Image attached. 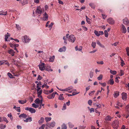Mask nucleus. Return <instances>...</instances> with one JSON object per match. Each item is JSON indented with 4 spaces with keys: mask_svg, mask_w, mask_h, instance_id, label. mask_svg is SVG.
<instances>
[{
    "mask_svg": "<svg viewBox=\"0 0 129 129\" xmlns=\"http://www.w3.org/2000/svg\"><path fill=\"white\" fill-rule=\"evenodd\" d=\"M69 34H67L66 35V37L68 39V40L70 42L73 43L75 42L76 38L74 35H71L68 36Z\"/></svg>",
    "mask_w": 129,
    "mask_h": 129,
    "instance_id": "obj_1",
    "label": "nucleus"
},
{
    "mask_svg": "<svg viewBox=\"0 0 129 129\" xmlns=\"http://www.w3.org/2000/svg\"><path fill=\"white\" fill-rule=\"evenodd\" d=\"M119 124V121L115 120L113 122L112 126L114 129H117L118 127Z\"/></svg>",
    "mask_w": 129,
    "mask_h": 129,
    "instance_id": "obj_2",
    "label": "nucleus"
},
{
    "mask_svg": "<svg viewBox=\"0 0 129 129\" xmlns=\"http://www.w3.org/2000/svg\"><path fill=\"white\" fill-rule=\"evenodd\" d=\"M21 39L23 42L25 43L28 42L30 40V39L26 36H24L22 37Z\"/></svg>",
    "mask_w": 129,
    "mask_h": 129,
    "instance_id": "obj_3",
    "label": "nucleus"
},
{
    "mask_svg": "<svg viewBox=\"0 0 129 129\" xmlns=\"http://www.w3.org/2000/svg\"><path fill=\"white\" fill-rule=\"evenodd\" d=\"M45 63H41L40 65L38 66H39V69L41 71H43L45 70Z\"/></svg>",
    "mask_w": 129,
    "mask_h": 129,
    "instance_id": "obj_4",
    "label": "nucleus"
},
{
    "mask_svg": "<svg viewBox=\"0 0 129 129\" xmlns=\"http://www.w3.org/2000/svg\"><path fill=\"white\" fill-rule=\"evenodd\" d=\"M42 9L40 6H38L37 7L36 12L37 14H41L42 12Z\"/></svg>",
    "mask_w": 129,
    "mask_h": 129,
    "instance_id": "obj_5",
    "label": "nucleus"
},
{
    "mask_svg": "<svg viewBox=\"0 0 129 129\" xmlns=\"http://www.w3.org/2000/svg\"><path fill=\"white\" fill-rule=\"evenodd\" d=\"M121 29L122 33L125 34L127 31L124 25L122 24L121 26Z\"/></svg>",
    "mask_w": 129,
    "mask_h": 129,
    "instance_id": "obj_6",
    "label": "nucleus"
},
{
    "mask_svg": "<svg viewBox=\"0 0 129 129\" xmlns=\"http://www.w3.org/2000/svg\"><path fill=\"white\" fill-rule=\"evenodd\" d=\"M43 20L44 21H46L48 20V15L46 12H45L43 15Z\"/></svg>",
    "mask_w": 129,
    "mask_h": 129,
    "instance_id": "obj_7",
    "label": "nucleus"
},
{
    "mask_svg": "<svg viewBox=\"0 0 129 129\" xmlns=\"http://www.w3.org/2000/svg\"><path fill=\"white\" fill-rule=\"evenodd\" d=\"M123 23L127 25H129V21L128 20L127 18H125L123 20Z\"/></svg>",
    "mask_w": 129,
    "mask_h": 129,
    "instance_id": "obj_8",
    "label": "nucleus"
},
{
    "mask_svg": "<svg viewBox=\"0 0 129 129\" xmlns=\"http://www.w3.org/2000/svg\"><path fill=\"white\" fill-rule=\"evenodd\" d=\"M108 22L110 24H113L114 23V21L113 20V18H110L107 19Z\"/></svg>",
    "mask_w": 129,
    "mask_h": 129,
    "instance_id": "obj_9",
    "label": "nucleus"
},
{
    "mask_svg": "<svg viewBox=\"0 0 129 129\" xmlns=\"http://www.w3.org/2000/svg\"><path fill=\"white\" fill-rule=\"evenodd\" d=\"M122 98L123 100H126L127 98V96L126 94V93H122Z\"/></svg>",
    "mask_w": 129,
    "mask_h": 129,
    "instance_id": "obj_10",
    "label": "nucleus"
},
{
    "mask_svg": "<svg viewBox=\"0 0 129 129\" xmlns=\"http://www.w3.org/2000/svg\"><path fill=\"white\" fill-rule=\"evenodd\" d=\"M8 52L9 54H11L12 56H13L14 55L15 52L12 49H11L8 50Z\"/></svg>",
    "mask_w": 129,
    "mask_h": 129,
    "instance_id": "obj_11",
    "label": "nucleus"
},
{
    "mask_svg": "<svg viewBox=\"0 0 129 129\" xmlns=\"http://www.w3.org/2000/svg\"><path fill=\"white\" fill-rule=\"evenodd\" d=\"M45 70L46 71H53L52 69H51V67L49 65H47L46 67H45Z\"/></svg>",
    "mask_w": 129,
    "mask_h": 129,
    "instance_id": "obj_12",
    "label": "nucleus"
},
{
    "mask_svg": "<svg viewBox=\"0 0 129 129\" xmlns=\"http://www.w3.org/2000/svg\"><path fill=\"white\" fill-rule=\"evenodd\" d=\"M10 36V34H9V33H7V34L5 35V41H9L10 40L9 39H8L7 40V39L8 38V37H9Z\"/></svg>",
    "mask_w": 129,
    "mask_h": 129,
    "instance_id": "obj_13",
    "label": "nucleus"
},
{
    "mask_svg": "<svg viewBox=\"0 0 129 129\" xmlns=\"http://www.w3.org/2000/svg\"><path fill=\"white\" fill-rule=\"evenodd\" d=\"M7 61H5L4 60H1L0 61V65H2L3 64H8V65L9 66V64L8 62H7L5 63V62Z\"/></svg>",
    "mask_w": 129,
    "mask_h": 129,
    "instance_id": "obj_14",
    "label": "nucleus"
},
{
    "mask_svg": "<svg viewBox=\"0 0 129 129\" xmlns=\"http://www.w3.org/2000/svg\"><path fill=\"white\" fill-rule=\"evenodd\" d=\"M66 48L65 46H63L62 48H60L59 50L58 51L59 52H64L66 50Z\"/></svg>",
    "mask_w": 129,
    "mask_h": 129,
    "instance_id": "obj_15",
    "label": "nucleus"
},
{
    "mask_svg": "<svg viewBox=\"0 0 129 129\" xmlns=\"http://www.w3.org/2000/svg\"><path fill=\"white\" fill-rule=\"evenodd\" d=\"M113 118V117H111L110 116L108 115L105 118V119L107 121H110Z\"/></svg>",
    "mask_w": 129,
    "mask_h": 129,
    "instance_id": "obj_16",
    "label": "nucleus"
},
{
    "mask_svg": "<svg viewBox=\"0 0 129 129\" xmlns=\"http://www.w3.org/2000/svg\"><path fill=\"white\" fill-rule=\"evenodd\" d=\"M119 95V92L118 91H116L114 92L113 94L114 97L116 98L118 97Z\"/></svg>",
    "mask_w": 129,
    "mask_h": 129,
    "instance_id": "obj_17",
    "label": "nucleus"
},
{
    "mask_svg": "<svg viewBox=\"0 0 129 129\" xmlns=\"http://www.w3.org/2000/svg\"><path fill=\"white\" fill-rule=\"evenodd\" d=\"M42 90H41L39 92H37V94L38 95V97L40 98V99L42 98V96L41 95V94L42 93Z\"/></svg>",
    "mask_w": 129,
    "mask_h": 129,
    "instance_id": "obj_18",
    "label": "nucleus"
},
{
    "mask_svg": "<svg viewBox=\"0 0 129 129\" xmlns=\"http://www.w3.org/2000/svg\"><path fill=\"white\" fill-rule=\"evenodd\" d=\"M114 81L113 79H110L108 82V84H110L111 85H113L114 83Z\"/></svg>",
    "mask_w": 129,
    "mask_h": 129,
    "instance_id": "obj_19",
    "label": "nucleus"
},
{
    "mask_svg": "<svg viewBox=\"0 0 129 129\" xmlns=\"http://www.w3.org/2000/svg\"><path fill=\"white\" fill-rule=\"evenodd\" d=\"M96 43L97 44L99 45L100 47L103 48H104L105 47V46L101 44L99 40H97L96 41Z\"/></svg>",
    "mask_w": 129,
    "mask_h": 129,
    "instance_id": "obj_20",
    "label": "nucleus"
},
{
    "mask_svg": "<svg viewBox=\"0 0 129 129\" xmlns=\"http://www.w3.org/2000/svg\"><path fill=\"white\" fill-rule=\"evenodd\" d=\"M44 121V118L42 117L41 118L40 120L38 122L40 124H41Z\"/></svg>",
    "mask_w": 129,
    "mask_h": 129,
    "instance_id": "obj_21",
    "label": "nucleus"
},
{
    "mask_svg": "<svg viewBox=\"0 0 129 129\" xmlns=\"http://www.w3.org/2000/svg\"><path fill=\"white\" fill-rule=\"evenodd\" d=\"M32 121V119L31 117H28L25 120H24V121L26 122H27L28 121L30 122Z\"/></svg>",
    "mask_w": 129,
    "mask_h": 129,
    "instance_id": "obj_22",
    "label": "nucleus"
},
{
    "mask_svg": "<svg viewBox=\"0 0 129 129\" xmlns=\"http://www.w3.org/2000/svg\"><path fill=\"white\" fill-rule=\"evenodd\" d=\"M63 94H61L59 96L58 99L59 100H63L64 99V98L62 96Z\"/></svg>",
    "mask_w": 129,
    "mask_h": 129,
    "instance_id": "obj_23",
    "label": "nucleus"
},
{
    "mask_svg": "<svg viewBox=\"0 0 129 129\" xmlns=\"http://www.w3.org/2000/svg\"><path fill=\"white\" fill-rule=\"evenodd\" d=\"M27 117V115L24 113H22L19 116V117L20 118H25Z\"/></svg>",
    "mask_w": 129,
    "mask_h": 129,
    "instance_id": "obj_24",
    "label": "nucleus"
},
{
    "mask_svg": "<svg viewBox=\"0 0 129 129\" xmlns=\"http://www.w3.org/2000/svg\"><path fill=\"white\" fill-rule=\"evenodd\" d=\"M7 14V11L6 12H5L3 11H0V15H6Z\"/></svg>",
    "mask_w": 129,
    "mask_h": 129,
    "instance_id": "obj_25",
    "label": "nucleus"
},
{
    "mask_svg": "<svg viewBox=\"0 0 129 129\" xmlns=\"http://www.w3.org/2000/svg\"><path fill=\"white\" fill-rule=\"evenodd\" d=\"M82 47L81 46H80L79 48H78L77 46H76L75 47V49L76 51L78 50L79 51H81L82 50Z\"/></svg>",
    "mask_w": 129,
    "mask_h": 129,
    "instance_id": "obj_26",
    "label": "nucleus"
},
{
    "mask_svg": "<svg viewBox=\"0 0 129 129\" xmlns=\"http://www.w3.org/2000/svg\"><path fill=\"white\" fill-rule=\"evenodd\" d=\"M55 122H51L50 125V127H54L55 125Z\"/></svg>",
    "mask_w": 129,
    "mask_h": 129,
    "instance_id": "obj_27",
    "label": "nucleus"
},
{
    "mask_svg": "<svg viewBox=\"0 0 129 129\" xmlns=\"http://www.w3.org/2000/svg\"><path fill=\"white\" fill-rule=\"evenodd\" d=\"M61 129H67V126L64 123H63L61 125Z\"/></svg>",
    "mask_w": 129,
    "mask_h": 129,
    "instance_id": "obj_28",
    "label": "nucleus"
},
{
    "mask_svg": "<svg viewBox=\"0 0 129 129\" xmlns=\"http://www.w3.org/2000/svg\"><path fill=\"white\" fill-rule=\"evenodd\" d=\"M18 102L20 104H24V103H25L26 102V100H19Z\"/></svg>",
    "mask_w": 129,
    "mask_h": 129,
    "instance_id": "obj_29",
    "label": "nucleus"
},
{
    "mask_svg": "<svg viewBox=\"0 0 129 129\" xmlns=\"http://www.w3.org/2000/svg\"><path fill=\"white\" fill-rule=\"evenodd\" d=\"M14 109H15L18 112H20V107H16L15 106H14L13 108Z\"/></svg>",
    "mask_w": 129,
    "mask_h": 129,
    "instance_id": "obj_30",
    "label": "nucleus"
},
{
    "mask_svg": "<svg viewBox=\"0 0 129 129\" xmlns=\"http://www.w3.org/2000/svg\"><path fill=\"white\" fill-rule=\"evenodd\" d=\"M29 111L31 112V113H35L36 112V110L35 109L32 108H30Z\"/></svg>",
    "mask_w": 129,
    "mask_h": 129,
    "instance_id": "obj_31",
    "label": "nucleus"
},
{
    "mask_svg": "<svg viewBox=\"0 0 129 129\" xmlns=\"http://www.w3.org/2000/svg\"><path fill=\"white\" fill-rule=\"evenodd\" d=\"M37 104L40 103V100L39 98H37L34 101Z\"/></svg>",
    "mask_w": 129,
    "mask_h": 129,
    "instance_id": "obj_32",
    "label": "nucleus"
},
{
    "mask_svg": "<svg viewBox=\"0 0 129 129\" xmlns=\"http://www.w3.org/2000/svg\"><path fill=\"white\" fill-rule=\"evenodd\" d=\"M86 19L87 22L89 24H90L91 23V22L90 21V20L88 18L87 16H86Z\"/></svg>",
    "mask_w": 129,
    "mask_h": 129,
    "instance_id": "obj_33",
    "label": "nucleus"
},
{
    "mask_svg": "<svg viewBox=\"0 0 129 129\" xmlns=\"http://www.w3.org/2000/svg\"><path fill=\"white\" fill-rule=\"evenodd\" d=\"M32 107L35 108H37L39 107V105H36L35 103H34L32 105Z\"/></svg>",
    "mask_w": 129,
    "mask_h": 129,
    "instance_id": "obj_34",
    "label": "nucleus"
},
{
    "mask_svg": "<svg viewBox=\"0 0 129 129\" xmlns=\"http://www.w3.org/2000/svg\"><path fill=\"white\" fill-rule=\"evenodd\" d=\"M51 119V118L50 117H46L45 118V121L47 122L50 121Z\"/></svg>",
    "mask_w": 129,
    "mask_h": 129,
    "instance_id": "obj_35",
    "label": "nucleus"
},
{
    "mask_svg": "<svg viewBox=\"0 0 129 129\" xmlns=\"http://www.w3.org/2000/svg\"><path fill=\"white\" fill-rule=\"evenodd\" d=\"M41 87L43 88L45 87L46 88H48L49 87V86H48L46 85V84H45V82L44 83V84Z\"/></svg>",
    "mask_w": 129,
    "mask_h": 129,
    "instance_id": "obj_36",
    "label": "nucleus"
},
{
    "mask_svg": "<svg viewBox=\"0 0 129 129\" xmlns=\"http://www.w3.org/2000/svg\"><path fill=\"white\" fill-rule=\"evenodd\" d=\"M53 91V88H52L50 90H49V91H47V93H45V94H49L51 93Z\"/></svg>",
    "mask_w": 129,
    "mask_h": 129,
    "instance_id": "obj_37",
    "label": "nucleus"
},
{
    "mask_svg": "<svg viewBox=\"0 0 129 129\" xmlns=\"http://www.w3.org/2000/svg\"><path fill=\"white\" fill-rule=\"evenodd\" d=\"M94 33L97 36H99L100 35V34L99 32H98L96 30L94 31Z\"/></svg>",
    "mask_w": 129,
    "mask_h": 129,
    "instance_id": "obj_38",
    "label": "nucleus"
},
{
    "mask_svg": "<svg viewBox=\"0 0 129 129\" xmlns=\"http://www.w3.org/2000/svg\"><path fill=\"white\" fill-rule=\"evenodd\" d=\"M6 127V125H3V124H0V129H4Z\"/></svg>",
    "mask_w": 129,
    "mask_h": 129,
    "instance_id": "obj_39",
    "label": "nucleus"
},
{
    "mask_svg": "<svg viewBox=\"0 0 129 129\" xmlns=\"http://www.w3.org/2000/svg\"><path fill=\"white\" fill-rule=\"evenodd\" d=\"M96 45V43L93 42H92L91 44V46L93 48H95Z\"/></svg>",
    "mask_w": 129,
    "mask_h": 129,
    "instance_id": "obj_40",
    "label": "nucleus"
},
{
    "mask_svg": "<svg viewBox=\"0 0 129 129\" xmlns=\"http://www.w3.org/2000/svg\"><path fill=\"white\" fill-rule=\"evenodd\" d=\"M104 32L105 37H107L108 36V33L107 31L106 30H105Z\"/></svg>",
    "mask_w": 129,
    "mask_h": 129,
    "instance_id": "obj_41",
    "label": "nucleus"
},
{
    "mask_svg": "<svg viewBox=\"0 0 129 129\" xmlns=\"http://www.w3.org/2000/svg\"><path fill=\"white\" fill-rule=\"evenodd\" d=\"M110 72L113 75H115L116 73V72L115 71H112V70H110Z\"/></svg>",
    "mask_w": 129,
    "mask_h": 129,
    "instance_id": "obj_42",
    "label": "nucleus"
},
{
    "mask_svg": "<svg viewBox=\"0 0 129 129\" xmlns=\"http://www.w3.org/2000/svg\"><path fill=\"white\" fill-rule=\"evenodd\" d=\"M103 78V75L102 74H100L99 76L98 77L97 79L98 80H101Z\"/></svg>",
    "mask_w": 129,
    "mask_h": 129,
    "instance_id": "obj_43",
    "label": "nucleus"
},
{
    "mask_svg": "<svg viewBox=\"0 0 129 129\" xmlns=\"http://www.w3.org/2000/svg\"><path fill=\"white\" fill-rule=\"evenodd\" d=\"M54 56H53L52 57H51L49 59V61L50 62H52L54 61Z\"/></svg>",
    "mask_w": 129,
    "mask_h": 129,
    "instance_id": "obj_44",
    "label": "nucleus"
},
{
    "mask_svg": "<svg viewBox=\"0 0 129 129\" xmlns=\"http://www.w3.org/2000/svg\"><path fill=\"white\" fill-rule=\"evenodd\" d=\"M13 46H14V47H18L19 46V44H15L14 45H13L12 44H11V47H13Z\"/></svg>",
    "mask_w": 129,
    "mask_h": 129,
    "instance_id": "obj_45",
    "label": "nucleus"
},
{
    "mask_svg": "<svg viewBox=\"0 0 129 129\" xmlns=\"http://www.w3.org/2000/svg\"><path fill=\"white\" fill-rule=\"evenodd\" d=\"M67 38L66 37H63V39L64 40V43L66 44H67Z\"/></svg>",
    "mask_w": 129,
    "mask_h": 129,
    "instance_id": "obj_46",
    "label": "nucleus"
},
{
    "mask_svg": "<svg viewBox=\"0 0 129 129\" xmlns=\"http://www.w3.org/2000/svg\"><path fill=\"white\" fill-rule=\"evenodd\" d=\"M3 121H6L7 123L8 122V121L7 120V119L5 117L3 116Z\"/></svg>",
    "mask_w": 129,
    "mask_h": 129,
    "instance_id": "obj_47",
    "label": "nucleus"
},
{
    "mask_svg": "<svg viewBox=\"0 0 129 129\" xmlns=\"http://www.w3.org/2000/svg\"><path fill=\"white\" fill-rule=\"evenodd\" d=\"M117 105L118 106L120 107H122V104L119 102H118L117 103Z\"/></svg>",
    "mask_w": 129,
    "mask_h": 129,
    "instance_id": "obj_48",
    "label": "nucleus"
},
{
    "mask_svg": "<svg viewBox=\"0 0 129 129\" xmlns=\"http://www.w3.org/2000/svg\"><path fill=\"white\" fill-rule=\"evenodd\" d=\"M95 92V91L94 90L91 91L90 93H89V95L90 96H91L93 95L94 93Z\"/></svg>",
    "mask_w": 129,
    "mask_h": 129,
    "instance_id": "obj_49",
    "label": "nucleus"
},
{
    "mask_svg": "<svg viewBox=\"0 0 129 129\" xmlns=\"http://www.w3.org/2000/svg\"><path fill=\"white\" fill-rule=\"evenodd\" d=\"M8 76L10 78H13V76L10 73H8Z\"/></svg>",
    "mask_w": 129,
    "mask_h": 129,
    "instance_id": "obj_50",
    "label": "nucleus"
},
{
    "mask_svg": "<svg viewBox=\"0 0 129 129\" xmlns=\"http://www.w3.org/2000/svg\"><path fill=\"white\" fill-rule=\"evenodd\" d=\"M126 51L127 52V55L129 56V48L128 47H127L126 49Z\"/></svg>",
    "mask_w": 129,
    "mask_h": 129,
    "instance_id": "obj_51",
    "label": "nucleus"
},
{
    "mask_svg": "<svg viewBox=\"0 0 129 129\" xmlns=\"http://www.w3.org/2000/svg\"><path fill=\"white\" fill-rule=\"evenodd\" d=\"M8 116L10 117L11 121L13 120V117H12V115L11 114V113H10V114H9L7 115Z\"/></svg>",
    "mask_w": 129,
    "mask_h": 129,
    "instance_id": "obj_52",
    "label": "nucleus"
},
{
    "mask_svg": "<svg viewBox=\"0 0 129 129\" xmlns=\"http://www.w3.org/2000/svg\"><path fill=\"white\" fill-rule=\"evenodd\" d=\"M42 79V77H41L39 75H38V77L37 79V80L38 81H39Z\"/></svg>",
    "mask_w": 129,
    "mask_h": 129,
    "instance_id": "obj_53",
    "label": "nucleus"
},
{
    "mask_svg": "<svg viewBox=\"0 0 129 129\" xmlns=\"http://www.w3.org/2000/svg\"><path fill=\"white\" fill-rule=\"evenodd\" d=\"M120 76H122L124 75V72L123 70H120Z\"/></svg>",
    "mask_w": 129,
    "mask_h": 129,
    "instance_id": "obj_54",
    "label": "nucleus"
},
{
    "mask_svg": "<svg viewBox=\"0 0 129 129\" xmlns=\"http://www.w3.org/2000/svg\"><path fill=\"white\" fill-rule=\"evenodd\" d=\"M66 109V104L65 103L64 104L63 106L62 109V110H64Z\"/></svg>",
    "mask_w": 129,
    "mask_h": 129,
    "instance_id": "obj_55",
    "label": "nucleus"
},
{
    "mask_svg": "<svg viewBox=\"0 0 129 129\" xmlns=\"http://www.w3.org/2000/svg\"><path fill=\"white\" fill-rule=\"evenodd\" d=\"M45 125L44 124H42L41 127H40L39 129H44L45 127Z\"/></svg>",
    "mask_w": 129,
    "mask_h": 129,
    "instance_id": "obj_56",
    "label": "nucleus"
},
{
    "mask_svg": "<svg viewBox=\"0 0 129 129\" xmlns=\"http://www.w3.org/2000/svg\"><path fill=\"white\" fill-rule=\"evenodd\" d=\"M16 28L18 30H20L21 29L20 27L18 25L16 24Z\"/></svg>",
    "mask_w": 129,
    "mask_h": 129,
    "instance_id": "obj_57",
    "label": "nucleus"
},
{
    "mask_svg": "<svg viewBox=\"0 0 129 129\" xmlns=\"http://www.w3.org/2000/svg\"><path fill=\"white\" fill-rule=\"evenodd\" d=\"M89 5L92 8L94 9L95 8V6L92 3H90L89 4Z\"/></svg>",
    "mask_w": 129,
    "mask_h": 129,
    "instance_id": "obj_58",
    "label": "nucleus"
},
{
    "mask_svg": "<svg viewBox=\"0 0 129 129\" xmlns=\"http://www.w3.org/2000/svg\"><path fill=\"white\" fill-rule=\"evenodd\" d=\"M89 76L90 78H92L93 76V72H90L89 74Z\"/></svg>",
    "mask_w": 129,
    "mask_h": 129,
    "instance_id": "obj_59",
    "label": "nucleus"
},
{
    "mask_svg": "<svg viewBox=\"0 0 129 129\" xmlns=\"http://www.w3.org/2000/svg\"><path fill=\"white\" fill-rule=\"evenodd\" d=\"M99 83L102 86H106V84L105 83H101L100 82H99Z\"/></svg>",
    "mask_w": 129,
    "mask_h": 129,
    "instance_id": "obj_60",
    "label": "nucleus"
},
{
    "mask_svg": "<svg viewBox=\"0 0 129 129\" xmlns=\"http://www.w3.org/2000/svg\"><path fill=\"white\" fill-rule=\"evenodd\" d=\"M92 101L91 100H89L88 102V104L90 105L91 106L92 105Z\"/></svg>",
    "mask_w": 129,
    "mask_h": 129,
    "instance_id": "obj_61",
    "label": "nucleus"
},
{
    "mask_svg": "<svg viewBox=\"0 0 129 129\" xmlns=\"http://www.w3.org/2000/svg\"><path fill=\"white\" fill-rule=\"evenodd\" d=\"M53 24L54 23L53 22L51 23L49 25L48 27L49 28H50L51 29V28L52 27V26L53 25Z\"/></svg>",
    "mask_w": 129,
    "mask_h": 129,
    "instance_id": "obj_62",
    "label": "nucleus"
},
{
    "mask_svg": "<svg viewBox=\"0 0 129 129\" xmlns=\"http://www.w3.org/2000/svg\"><path fill=\"white\" fill-rule=\"evenodd\" d=\"M68 124L70 128H72L73 127V125L70 122H69Z\"/></svg>",
    "mask_w": 129,
    "mask_h": 129,
    "instance_id": "obj_63",
    "label": "nucleus"
},
{
    "mask_svg": "<svg viewBox=\"0 0 129 129\" xmlns=\"http://www.w3.org/2000/svg\"><path fill=\"white\" fill-rule=\"evenodd\" d=\"M119 42H116L115 43L112 44V46L114 45L115 46H116L117 44H118Z\"/></svg>",
    "mask_w": 129,
    "mask_h": 129,
    "instance_id": "obj_64",
    "label": "nucleus"
}]
</instances>
